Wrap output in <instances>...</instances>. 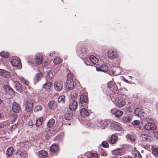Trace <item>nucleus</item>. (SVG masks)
I'll return each mask as SVG.
<instances>
[{"instance_id":"obj_1","label":"nucleus","mask_w":158,"mask_h":158,"mask_svg":"<svg viewBox=\"0 0 158 158\" xmlns=\"http://www.w3.org/2000/svg\"><path fill=\"white\" fill-rule=\"evenodd\" d=\"M108 86L113 93L110 94V97L112 101L114 102L115 105L119 107L124 106L126 102L124 98H125L126 96L122 95L117 98L119 91L116 84L114 82H110L108 83Z\"/></svg>"},{"instance_id":"obj_2","label":"nucleus","mask_w":158,"mask_h":158,"mask_svg":"<svg viewBox=\"0 0 158 158\" xmlns=\"http://www.w3.org/2000/svg\"><path fill=\"white\" fill-rule=\"evenodd\" d=\"M73 74L68 73L67 76V81L66 85L67 89L68 90H71L73 89L76 85V82L72 78Z\"/></svg>"},{"instance_id":"obj_3","label":"nucleus","mask_w":158,"mask_h":158,"mask_svg":"<svg viewBox=\"0 0 158 158\" xmlns=\"http://www.w3.org/2000/svg\"><path fill=\"white\" fill-rule=\"evenodd\" d=\"M42 56L40 54H37L36 57H31L28 60V63L29 64H33L34 63H37L38 64H40L42 63Z\"/></svg>"},{"instance_id":"obj_4","label":"nucleus","mask_w":158,"mask_h":158,"mask_svg":"<svg viewBox=\"0 0 158 158\" xmlns=\"http://www.w3.org/2000/svg\"><path fill=\"white\" fill-rule=\"evenodd\" d=\"M88 104V97L86 94H81L79 101V106L87 107Z\"/></svg>"},{"instance_id":"obj_5","label":"nucleus","mask_w":158,"mask_h":158,"mask_svg":"<svg viewBox=\"0 0 158 158\" xmlns=\"http://www.w3.org/2000/svg\"><path fill=\"white\" fill-rule=\"evenodd\" d=\"M109 123V121L107 120H103L98 121L94 126V128L97 129L101 128L104 129L107 127Z\"/></svg>"},{"instance_id":"obj_6","label":"nucleus","mask_w":158,"mask_h":158,"mask_svg":"<svg viewBox=\"0 0 158 158\" xmlns=\"http://www.w3.org/2000/svg\"><path fill=\"white\" fill-rule=\"evenodd\" d=\"M86 60L84 62L87 65H92L93 64L98 65V60L95 56L91 55L89 57L86 58Z\"/></svg>"},{"instance_id":"obj_7","label":"nucleus","mask_w":158,"mask_h":158,"mask_svg":"<svg viewBox=\"0 0 158 158\" xmlns=\"http://www.w3.org/2000/svg\"><path fill=\"white\" fill-rule=\"evenodd\" d=\"M35 101L34 99H28L25 104V110L28 112L31 111L33 107V105Z\"/></svg>"},{"instance_id":"obj_8","label":"nucleus","mask_w":158,"mask_h":158,"mask_svg":"<svg viewBox=\"0 0 158 158\" xmlns=\"http://www.w3.org/2000/svg\"><path fill=\"white\" fill-rule=\"evenodd\" d=\"M87 49L85 47H80L78 48L77 50V52L79 57L81 58H86L87 56L86 54Z\"/></svg>"},{"instance_id":"obj_9","label":"nucleus","mask_w":158,"mask_h":158,"mask_svg":"<svg viewBox=\"0 0 158 158\" xmlns=\"http://www.w3.org/2000/svg\"><path fill=\"white\" fill-rule=\"evenodd\" d=\"M110 127L112 130L116 131H121L122 130V127L121 125L114 121H112L111 122L110 125Z\"/></svg>"},{"instance_id":"obj_10","label":"nucleus","mask_w":158,"mask_h":158,"mask_svg":"<svg viewBox=\"0 0 158 158\" xmlns=\"http://www.w3.org/2000/svg\"><path fill=\"white\" fill-rule=\"evenodd\" d=\"M54 89L57 92L61 91L63 87V82L60 80L56 81L53 85Z\"/></svg>"},{"instance_id":"obj_11","label":"nucleus","mask_w":158,"mask_h":158,"mask_svg":"<svg viewBox=\"0 0 158 158\" xmlns=\"http://www.w3.org/2000/svg\"><path fill=\"white\" fill-rule=\"evenodd\" d=\"M27 152L24 150L18 149L15 153L16 158H24L27 155Z\"/></svg>"},{"instance_id":"obj_12","label":"nucleus","mask_w":158,"mask_h":158,"mask_svg":"<svg viewBox=\"0 0 158 158\" xmlns=\"http://www.w3.org/2000/svg\"><path fill=\"white\" fill-rule=\"evenodd\" d=\"M108 57L110 60L116 58L118 57L117 51L115 50H110L108 51L107 52Z\"/></svg>"},{"instance_id":"obj_13","label":"nucleus","mask_w":158,"mask_h":158,"mask_svg":"<svg viewBox=\"0 0 158 158\" xmlns=\"http://www.w3.org/2000/svg\"><path fill=\"white\" fill-rule=\"evenodd\" d=\"M77 106V102L72 99H71L69 102V108L71 111L75 110Z\"/></svg>"},{"instance_id":"obj_14","label":"nucleus","mask_w":158,"mask_h":158,"mask_svg":"<svg viewBox=\"0 0 158 158\" xmlns=\"http://www.w3.org/2000/svg\"><path fill=\"white\" fill-rule=\"evenodd\" d=\"M156 127V126L154 123H148L143 127L144 129L147 131L154 130Z\"/></svg>"},{"instance_id":"obj_15","label":"nucleus","mask_w":158,"mask_h":158,"mask_svg":"<svg viewBox=\"0 0 158 158\" xmlns=\"http://www.w3.org/2000/svg\"><path fill=\"white\" fill-rule=\"evenodd\" d=\"M111 112L115 117L118 118L121 117L123 114V112L120 110L115 109H113L111 110Z\"/></svg>"},{"instance_id":"obj_16","label":"nucleus","mask_w":158,"mask_h":158,"mask_svg":"<svg viewBox=\"0 0 158 158\" xmlns=\"http://www.w3.org/2000/svg\"><path fill=\"white\" fill-rule=\"evenodd\" d=\"M4 91L7 94H9L12 96L14 95L15 93L13 89L9 86L7 85H5L3 86Z\"/></svg>"},{"instance_id":"obj_17","label":"nucleus","mask_w":158,"mask_h":158,"mask_svg":"<svg viewBox=\"0 0 158 158\" xmlns=\"http://www.w3.org/2000/svg\"><path fill=\"white\" fill-rule=\"evenodd\" d=\"M10 62L14 66H20L21 65L19 59L17 58H13L10 60Z\"/></svg>"},{"instance_id":"obj_18","label":"nucleus","mask_w":158,"mask_h":158,"mask_svg":"<svg viewBox=\"0 0 158 158\" xmlns=\"http://www.w3.org/2000/svg\"><path fill=\"white\" fill-rule=\"evenodd\" d=\"M19 145L21 148H24V150H25L29 148L31 144L28 141H27L21 142L19 143Z\"/></svg>"},{"instance_id":"obj_19","label":"nucleus","mask_w":158,"mask_h":158,"mask_svg":"<svg viewBox=\"0 0 158 158\" xmlns=\"http://www.w3.org/2000/svg\"><path fill=\"white\" fill-rule=\"evenodd\" d=\"M48 153L44 150H43L38 152L37 155L40 158H44L47 157L48 155Z\"/></svg>"},{"instance_id":"obj_20","label":"nucleus","mask_w":158,"mask_h":158,"mask_svg":"<svg viewBox=\"0 0 158 158\" xmlns=\"http://www.w3.org/2000/svg\"><path fill=\"white\" fill-rule=\"evenodd\" d=\"M134 113L135 116L139 117L143 116L144 114L142 110L139 108L135 109L134 111Z\"/></svg>"},{"instance_id":"obj_21","label":"nucleus","mask_w":158,"mask_h":158,"mask_svg":"<svg viewBox=\"0 0 158 158\" xmlns=\"http://www.w3.org/2000/svg\"><path fill=\"white\" fill-rule=\"evenodd\" d=\"M140 138L143 140L147 142H150L152 140V138L147 134H142L140 136Z\"/></svg>"},{"instance_id":"obj_22","label":"nucleus","mask_w":158,"mask_h":158,"mask_svg":"<svg viewBox=\"0 0 158 158\" xmlns=\"http://www.w3.org/2000/svg\"><path fill=\"white\" fill-rule=\"evenodd\" d=\"M0 75L6 78H9L10 77V73L3 69H0Z\"/></svg>"},{"instance_id":"obj_23","label":"nucleus","mask_w":158,"mask_h":158,"mask_svg":"<svg viewBox=\"0 0 158 158\" xmlns=\"http://www.w3.org/2000/svg\"><path fill=\"white\" fill-rule=\"evenodd\" d=\"M87 158H98V155L97 153L88 152L85 154Z\"/></svg>"},{"instance_id":"obj_24","label":"nucleus","mask_w":158,"mask_h":158,"mask_svg":"<svg viewBox=\"0 0 158 158\" xmlns=\"http://www.w3.org/2000/svg\"><path fill=\"white\" fill-rule=\"evenodd\" d=\"M20 110L19 105L16 102H14L12 105V110L15 113L18 112Z\"/></svg>"},{"instance_id":"obj_25","label":"nucleus","mask_w":158,"mask_h":158,"mask_svg":"<svg viewBox=\"0 0 158 158\" xmlns=\"http://www.w3.org/2000/svg\"><path fill=\"white\" fill-rule=\"evenodd\" d=\"M80 113L81 115L84 117H85L88 116L89 115L88 110L85 108H83L81 109Z\"/></svg>"},{"instance_id":"obj_26","label":"nucleus","mask_w":158,"mask_h":158,"mask_svg":"<svg viewBox=\"0 0 158 158\" xmlns=\"http://www.w3.org/2000/svg\"><path fill=\"white\" fill-rule=\"evenodd\" d=\"M118 139V138L117 136L114 134H113L110 137L109 140V142L110 144H114L116 143Z\"/></svg>"},{"instance_id":"obj_27","label":"nucleus","mask_w":158,"mask_h":158,"mask_svg":"<svg viewBox=\"0 0 158 158\" xmlns=\"http://www.w3.org/2000/svg\"><path fill=\"white\" fill-rule=\"evenodd\" d=\"M18 79H20V81L25 85L26 88H30L29 83L28 81L21 77H18Z\"/></svg>"},{"instance_id":"obj_28","label":"nucleus","mask_w":158,"mask_h":158,"mask_svg":"<svg viewBox=\"0 0 158 158\" xmlns=\"http://www.w3.org/2000/svg\"><path fill=\"white\" fill-rule=\"evenodd\" d=\"M13 85H14L16 90L19 92H21L22 90V85L21 84L17 81H15L13 83Z\"/></svg>"},{"instance_id":"obj_29","label":"nucleus","mask_w":158,"mask_h":158,"mask_svg":"<svg viewBox=\"0 0 158 158\" xmlns=\"http://www.w3.org/2000/svg\"><path fill=\"white\" fill-rule=\"evenodd\" d=\"M111 153L112 154L115 156H121L122 154V150L120 148H117L112 150Z\"/></svg>"},{"instance_id":"obj_30","label":"nucleus","mask_w":158,"mask_h":158,"mask_svg":"<svg viewBox=\"0 0 158 158\" xmlns=\"http://www.w3.org/2000/svg\"><path fill=\"white\" fill-rule=\"evenodd\" d=\"M53 77V74L51 71L47 72L46 74V78L47 80L48 81L52 80Z\"/></svg>"},{"instance_id":"obj_31","label":"nucleus","mask_w":158,"mask_h":158,"mask_svg":"<svg viewBox=\"0 0 158 158\" xmlns=\"http://www.w3.org/2000/svg\"><path fill=\"white\" fill-rule=\"evenodd\" d=\"M43 77V74L41 72L38 73L35 76V79H34V83L36 84L40 81Z\"/></svg>"},{"instance_id":"obj_32","label":"nucleus","mask_w":158,"mask_h":158,"mask_svg":"<svg viewBox=\"0 0 158 158\" xmlns=\"http://www.w3.org/2000/svg\"><path fill=\"white\" fill-rule=\"evenodd\" d=\"M132 154L135 158H142L140 153L137 150H133Z\"/></svg>"},{"instance_id":"obj_33","label":"nucleus","mask_w":158,"mask_h":158,"mask_svg":"<svg viewBox=\"0 0 158 158\" xmlns=\"http://www.w3.org/2000/svg\"><path fill=\"white\" fill-rule=\"evenodd\" d=\"M97 70L98 71L100 70L103 72H106L108 69V67L106 64H103L101 65L100 68L96 67Z\"/></svg>"},{"instance_id":"obj_34","label":"nucleus","mask_w":158,"mask_h":158,"mask_svg":"<svg viewBox=\"0 0 158 158\" xmlns=\"http://www.w3.org/2000/svg\"><path fill=\"white\" fill-rule=\"evenodd\" d=\"M55 123V120L51 118L49 119L47 123V126L49 128L52 127L54 125Z\"/></svg>"},{"instance_id":"obj_35","label":"nucleus","mask_w":158,"mask_h":158,"mask_svg":"<svg viewBox=\"0 0 158 158\" xmlns=\"http://www.w3.org/2000/svg\"><path fill=\"white\" fill-rule=\"evenodd\" d=\"M13 151V148L12 147H10L7 149L6 154L8 156H10L12 155Z\"/></svg>"},{"instance_id":"obj_36","label":"nucleus","mask_w":158,"mask_h":158,"mask_svg":"<svg viewBox=\"0 0 158 158\" xmlns=\"http://www.w3.org/2000/svg\"><path fill=\"white\" fill-rule=\"evenodd\" d=\"M58 149V145L56 144H53L50 147V151L52 152H56Z\"/></svg>"},{"instance_id":"obj_37","label":"nucleus","mask_w":158,"mask_h":158,"mask_svg":"<svg viewBox=\"0 0 158 158\" xmlns=\"http://www.w3.org/2000/svg\"><path fill=\"white\" fill-rule=\"evenodd\" d=\"M48 105L49 107L51 109H54L57 106L56 102L54 101H50Z\"/></svg>"},{"instance_id":"obj_38","label":"nucleus","mask_w":158,"mask_h":158,"mask_svg":"<svg viewBox=\"0 0 158 158\" xmlns=\"http://www.w3.org/2000/svg\"><path fill=\"white\" fill-rule=\"evenodd\" d=\"M52 85V83L50 81H47L43 85V88L45 89H50Z\"/></svg>"},{"instance_id":"obj_39","label":"nucleus","mask_w":158,"mask_h":158,"mask_svg":"<svg viewBox=\"0 0 158 158\" xmlns=\"http://www.w3.org/2000/svg\"><path fill=\"white\" fill-rule=\"evenodd\" d=\"M152 153L156 158H158V147L154 148L152 150Z\"/></svg>"},{"instance_id":"obj_40","label":"nucleus","mask_w":158,"mask_h":158,"mask_svg":"<svg viewBox=\"0 0 158 158\" xmlns=\"http://www.w3.org/2000/svg\"><path fill=\"white\" fill-rule=\"evenodd\" d=\"M43 121V118L42 117L39 118L38 119H36V122L35 125L36 126L39 127L41 125Z\"/></svg>"},{"instance_id":"obj_41","label":"nucleus","mask_w":158,"mask_h":158,"mask_svg":"<svg viewBox=\"0 0 158 158\" xmlns=\"http://www.w3.org/2000/svg\"><path fill=\"white\" fill-rule=\"evenodd\" d=\"M65 98L64 95L60 96L57 99L58 102L61 103H64L65 101Z\"/></svg>"},{"instance_id":"obj_42","label":"nucleus","mask_w":158,"mask_h":158,"mask_svg":"<svg viewBox=\"0 0 158 158\" xmlns=\"http://www.w3.org/2000/svg\"><path fill=\"white\" fill-rule=\"evenodd\" d=\"M132 119V118L131 116H127L124 117L123 120L125 123L130 122Z\"/></svg>"},{"instance_id":"obj_43","label":"nucleus","mask_w":158,"mask_h":158,"mask_svg":"<svg viewBox=\"0 0 158 158\" xmlns=\"http://www.w3.org/2000/svg\"><path fill=\"white\" fill-rule=\"evenodd\" d=\"M50 130L49 129H48L46 130L47 132H48L49 133H48V134L46 135L45 137L46 139H48V138L50 137L52 135V134H53L55 133V132L54 131H53L52 132H50Z\"/></svg>"},{"instance_id":"obj_44","label":"nucleus","mask_w":158,"mask_h":158,"mask_svg":"<svg viewBox=\"0 0 158 158\" xmlns=\"http://www.w3.org/2000/svg\"><path fill=\"white\" fill-rule=\"evenodd\" d=\"M61 61L60 58L59 57H56L54 58L53 62L55 64H57L60 63Z\"/></svg>"},{"instance_id":"obj_45","label":"nucleus","mask_w":158,"mask_h":158,"mask_svg":"<svg viewBox=\"0 0 158 158\" xmlns=\"http://www.w3.org/2000/svg\"><path fill=\"white\" fill-rule=\"evenodd\" d=\"M0 55L2 57L6 58L8 56L9 53L7 52H3L0 53Z\"/></svg>"},{"instance_id":"obj_46","label":"nucleus","mask_w":158,"mask_h":158,"mask_svg":"<svg viewBox=\"0 0 158 158\" xmlns=\"http://www.w3.org/2000/svg\"><path fill=\"white\" fill-rule=\"evenodd\" d=\"M42 110V107L40 105H37L35 107L34 111L35 112H37L41 110Z\"/></svg>"},{"instance_id":"obj_47","label":"nucleus","mask_w":158,"mask_h":158,"mask_svg":"<svg viewBox=\"0 0 158 158\" xmlns=\"http://www.w3.org/2000/svg\"><path fill=\"white\" fill-rule=\"evenodd\" d=\"M64 118L67 120H69L72 118V115L69 113L65 114L64 115Z\"/></svg>"},{"instance_id":"obj_48","label":"nucleus","mask_w":158,"mask_h":158,"mask_svg":"<svg viewBox=\"0 0 158 158\" xmlns=\"http://www.w3.org/2000/svg\"><path fill=\"white\" fill-rule=\"evenodd\" d=\"M102 146L104 148H108L109 145L107 141H103L102 143Z\"/></svg>"},{"instance_id":"obj_49","label":"nucleus","mask_w":158,"mask_h":158,"mask_svg":"<svg viewBox=\"0 0 158 158\" xmlns=\"http://www.w3.org/2000/svg\"><path fill=\"white\" fill-rule=\"evenodd\" d=\"M127 137L129 139L131 140L133 142H134L135 141V139L133 136L128 135L127 136Z\"/></svg>"},{"instance_id":"obj_50","label":"nucleus","mask_w":158,"mask_h":158,"mask_svg":"<svg viewBox=\"0 0 158 158\" xmlns=\"http://www.w3.org/2000/svg\"><path fill=\"white\" fill-rule=\"evenodd\" d=\"M140 121L138 120H135L132 122V124L133 125H137L140 123Z\"/></svg>"},{"instance_id":"obj_51","label":"nucleus","mask_w":158,"mask_h":158,"mask_svg":"<svg viewBox=\"0 0 158 158\" xmlns=\"http://www.w3.org/2000/svg\"><path fill=\"white\" fill-rule=\"evenodd\" d=\"M17 124H15L12 125L10 127V129H11V131H12L13 130H15L16 128H17Z\"/></svg>"},{"instance_id":"obj_52","label":"nucleus","mask_w":158,"mask_h":158,"mask_svg":"<svg viewBox=\"0 0 158 158\" xmlns=\"http://www.w3.org/2000/svg\"><path fill=\"white\" fill-rule=\"evenodd\" d=\"M86 126L87 127H93L94 126V124L91 123H88L86 125Z\"/></svg>"},{"instance_id":"obj_53","label":"nucleus","mask_w":158,"mask_h":158,"mask_svg":"<svg viewBox=\"0 0 158 158\" xmlns=\"http://www.w3.org/2000/svg\"><path fill=\"white\" fill-rule=\"evenodd\" d=\"M153 134L154 136L158 139V131L154 132Z\"/></svg>"},{"instance_id":"obj_54","label":"nucleus","mask_w":158,"mask_h":158,"mask_svg":"<svg viewBox=\"0 0 158 158\" xmlns=\"http://www.w3.org/2000/svg\"><path fill=\"white\" fill-rule=\"evenodd\" d=\"M64 137V134H61V135H59L57 136V138H58L59 139L61 140L63 139Z\"/></svg>"},{"instance_id":"obj_55","label":"nucleus","mask_w":158,"mask_h":158,"mask_svg":"<svg viewBox=\"0 0 158 158\" xmlns=\"http://www.w3.org/2000/svg\"><path fill=\"white\" fill-rule=\"evenodd\" d=\"M28 125L30 126H32L33 125V123L32 121H29L28 123Z\"/></svg>"},{"instance_id":"obj_56","label":"nucleus","mask_w":158,"mask_h":158,"mask_svg":"<svg viewBox=\"0 0 158 158\" xmlns=\"http://www.w3.org/2000/svg\"><path fill=\"white\" fill-rule=\"evenodd\" d=\"M6 125L4 124L3 123H0V128H2L4 126Z\"/></svg>"},{"instance_id":"obj_57","label":"nucleus","mask_w":158,"mask_h":158,"mask_svg":"<svg viewBox=\"0 0 158 158\" xmlns=\"http://www.w3.org/2000/svg\"><path fill=\"white\" fill-rule=\"evenodd\" d=\"M124 158H133L131 156H129V155H126L124 157Z\"/></svg>"},{"instance_id":"obj_58","label":"nucleus","mask_w":158,"mask_h":158,"mask_svg":"<svg viewBox=\"0 0 158 158\" xmlns=\"http://www.w3.org/2000/svg\"><path fill=\"white\" fill-rule=\"evenodd\" d=\"M14 76L16 77L17 78V79H18V76L17 75V74L16 73H14L13 74Z\"/></svg>"},{"instance_id":"obj_59","label":"nucleus","mask_w":158,"mask_h":158,"mask_svg":"<svg viewBox=\"0 0 158 158\" xmlns=\"http://www.w3.org/2000/svg\"><path fill=\"white\" fill-rule=\"evenodd\" d=\"M146 120L147 122L150 121L151 120V118H147L146 119Z\"/></svg>"},{"instance_id":"obj_60","label":"nucleus","mask_w":158,"mask_h":158,"mask_svg":"<svg viewBox=\"0 0 158 158\" xmlns=\"http://www.w3.org/2000/svg\"><path fill=\"white\" fill-rule=\"evenodd\" d=\"M123 81L126 82H128V81L127 80L125 79V78L124 79Z\"/></svg>"},{"instance_id":"obj_61","label":"nucleus","mask_w":158,"mask_h":158,"mask_svg":"<svg viewBox=\"0 0 158 158\" xmlns=\"http://www.w3.org/2000/svg\"><path fill=\"white\" fill-rule=\"evenodd\" d=\"M53 53H51L49 54V56H53Z\"/></svg>"},{"instance_id":"obj_62","label":"nucleus","mask_w":158,"mask_h":158,"mask_svg":"<svg viewBox=\"0 0 158 158\" xmlns=\"http://www.w3.org/2000/svg\"><path fill=\"white\" fill-rule=\"evenodd\" d=\"M15 117H16V115H14V119H13V122H14V121L15 120Z\"/></svg>"},{"instance_id":"obj_63","label":"nucleus","mask_w":158,"mask_h":158,"mask_svg":"<svg viewBox=\"0 0 158 158\" xmlns=\"http://www.w3.org/2000/svg\"><path fill=\"white\" fill-rule=\"evenodd\" d=\"M112 73H113V74H114V75H117V74H116L114 71H113L112 72Z\"/></svg>"},{"instance_id":"obj_64","label":"nucleus","mask_w":158,"mask_h":158,"mask_svg":"<svg viewBox=\"0 0 158 158\" xmlns=\"http://www.w3.org/2000/svg\"><path fill=\"white\" fill-rule=\"evenodd\" d=\"M2 117V115L0 113V118H1Z\"/></svg>"}]
</instances>
